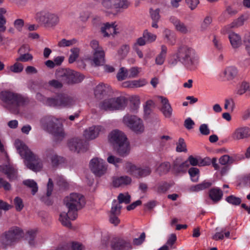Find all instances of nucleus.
I'll list each match as a JSON object with an SVG mask.
<instances>
[{
	"instance_id": "f257e3e1",
	"label": "nucleus",
	"mask_w": 250,
	"mask_h": 250,
	"mask_svg": "<svg viewBox=\"0 0 250 250\" xmlns=\"http://www.w3.org/2000/svg\"><path fill=\"white\" fill-rule=\"evenodd\" d=\"M85 203L84 196L78 193H72L65 197L64 203L68 208V212L60 214L59 220L62 224L67 228H71L70 220H74L77 218L78 211L84 207Z\"/></svg>"
},
{
	"instance_id": "f03ea898",
	"label": "nucleus",
	"mask_w": 250,
	"mask_h": 250,
	"mask_svg": "<svg viewBox=\"0 0 250 250\" xmlns=\"http://www.w3.org/2000/svg\"><path fill=\"white\" fill-rule=\"evenodd\" d=\"M177 57L187 70L194 71L197 69L199 56L194 48L187 45L181 46L177 50Z\"/></svg>"
},
{
	"instance_id": "7ed1b4c3",
	"label": "nucleus",
	"mask_w": 250,
	"mask_h": 250,
	"mask_svg": "<svg viewBox=\"0 0 250 250\" xmlns=\"http://www.w3.org/2000/svg\"><path fill=\"white\" fill-rule=\"evenodd\" d=\"M15 146L20 155L25 159V164L29 169L37 171L42 167L41 161L21 141L17 140Z\"/></svg>"
},
{
	"instance_id": "20e7f679",
	"label": "nucleus",
	"mask_w": 250,
	"mask_h": 250,
	"mask_svg": "<svg viewBox=\"0 0 250 250\" xmlns=\"http://www.w3.org/2000/svg\"><path fill=\"white\" fill-rule=\"evenodd\" d=\"M90 46L93 50L92 55L91 56H84L83 61L92 65H102L105 61V52L103 48L99 45V42L96 40L91 41L90 42Z\"/></svg>"
},
{
	"instance_id": "39448f33",
	"label": "nucleus",
	"mask_w": 250,
	"mask_h": 250,
	"mask_svg": "<svg viewBox=\"0 0 250 250\" xmlns=\"http://www.w3.org/2000/svg\"><path fill=\"white\" fill-rule=\"evenodd\" d=\"M123 123L136 134H142L145 130L143 121L137 116L126 114L123 118Z\"/></svg>"
},
{
	"instance_id": "423d86ee",
	"label": "nucleus",
	"mask_w": 250,
	"mask_h": 250,
	"mask_svg": "<svg viewBox=\"0 0 250 250\" xmlns=\"http://www.w3.org/2000/svg\"><path fill=\"white\" fill-rule=\"evenodd\" d=\"M129 5L127 0H102V10L107 15L114 14L115 11L126 9Z\"/></svg>"
},
{
	"instance_id": "0eeeda50",
	"label": "nucleus",
	"mask_w": 250,
	"mask_h": 250,
	"mask_svg": "<svg viewBox=\"0 0 250 250\" xmlns=\"http://www.w3.org/2000/svg\"><path fill=\"white\" fill-rule=\"evenodd\" d=\"M125 105V100L123 98H110L104 100L99 105L101 110L113 111L122 109Z\"/></svg>"
},
{
	"instance_id": "6e6552de",
	"label": "nucleus",
	"mask_w": 250,
	"mask_h": 250,
	"mask_svg": "<svg viewBox=\"0 0 250 250\" xmlns=\"http://www.w3.org/2000/svg\"><path fill=\"white\" fill-rule=\"evenodd\" d=\"M0 98L7 104L11 110L23 103V99L21 96L9 91L1 92L0 94Z\"/></svg>"
},
{
	"instance_id": "1a4fd4ad",
	"label": "nucleus",
	"mask_w": 250,
	"mask_h": 250,
	"mask_svg": "<svg viewBox=\"0 0 250 250\" xmlns=\"http://www.w3.org/2000/svg\"><path fill=\"white\" fill-rule=\"evenodd\" d=\"M23 235V231L19 228L15 227L5 232L1 236V241L3 245L10 246L22 237Z\"/></svg>"
},
{
	"instance_id": "9d476101",
	"label": "nucleus",
	"mask_w": 250,
	"mask_h": 250,
	"mask_svg": "<svg viewBox=\"0 0 250 250\" xmlns=\"http://www.w3.org/2000/svg\"><path fill=\"white\" fill-rule=\"evenodd\" d=\"M35 19L39 22L49 27L55 26L59 21V18L56 15L44 11L37 13Z\"/></svg>"
},
{
	"instance_id": "9b49d317",
	"label": "nucleus",
	"mask_w": 250,
	"mask_h": 250,
	"mask_svg": "<svg viewBox=\"0 0 250 250\" xmlns=\"http://www.w3.org/2000/svg\"><path fill=\"white\" fill-rule=\"evenodd\" d=\"M89 168L96 176L101 177L107 172V166L104 161L98 157L93 158L89 163Z\"/></svg>"
},
{
	"instance_id": "f8f14e48",
	"label": "nucleus",
	"mask_w": 250,
	"mask_h": 250,
	"mask_svg": "<svg viewBox=\"0 0 250 250\" xmlns=\"http://www.w3.org/2000/svg\"><path fill=\"white\" fill-rule=\"evenodd\" d=\"M58 120L52 116H47L41 120L42 127L45 130L54 134L62 133V125L59 126L57 122Z\"/></svg>"
},
{
	"instance_id": "ddd939ff",
	"label": "nucleus",
	"mask_w": 250,
	"mask_h": 250,
	"mask_svg": "<svg viewBox=\"0 0 250 250\" xmlns=\"http://www.w3.org/2000/svg\"><path fill=\"white\" fill-rule=\"evenodd\" d=\"M125 167L128 173L137 178L146 176L151 173L148 167H138L130 163H126Z\"/></svg>"
},
{
	"instance_id": "4468645a",
	"label": "nucleus",
	"mask_w": 250,
	"mask_h": 250,
	"mask_svg": "<svg viewBox=\"0 0 250 250\" xmlns=\"http://www.w3.org/2000/svg\"><path fill=\"white\" fill-rule=\"evenodd\" d=\"M127 140L125 134L119 130H114L108 135V140L110 143L117 145Z\"/></svg>"
},
{
	"instance_id": "2eb2a0df",
	"label": "nucleus",
	"mask_w": 250,
	"mask_h": 250,
	"mask_svg": "<svg viewBox=\"0 0 250 250\" xmlns=\"http://www.w3.org/2000/svg\"><path fill=\"white\" fill-rule=\"evenodd\" d=\"M235 93L238 96L245 95L250 96V82L248 80H244L239 82L235 88Z\"/></svg>"
},
{
	"instance_id": "dca6fc26",
	"label": "nucleus",
	"mask_w": 250,
	"mask_h": 250,
	"mask_svg": "<svg viewBox=\"0 0 250 250\" xmlns=\"http://www.w3.org/2000/svg\"><path fill=\"white\" fill-rule=\"evenodd\" d=\"M160 102V110L164 116L167 118H170L172 114V109L168 100L163 96H158L157 97Z\"/></svg>"
},
{
	"instance_id": "f3484780",
	"label": "nucleus",
	"mask_w": 250,
	"mask_h": 250,
	"mask_svg": "<svg viewBox=\"0 0 250 250\" xmlns=\"http://www.w3.org/2000/svg\"><path fill=\"white\" fill-rule=\"evenodd\" d=\"M118 30L115 22L104 23L101 29V33L104 37L114 36L118 33Z\"/></svg>"
},
{
	"instance_id": "a211bd4d",
	"label": "nucleus",
	"mask_w": 250,
	"mask_h": 250,
	"mask_svg": "<svg viewBox=\"0 0 250 250\" xmlns=\"http://www.w3.org/2000/svg\"><path fill=\"white\" fill-rule=\"evenodd\" d=\"M237 68L233 66L226 67L221 73L219 74L220 79H225L227 81H231L234 79L238 74Z\"/></svg>"
},
{
	"instance_id": "6ab92c4d",
	"label": "nucleus",
	"mask_w": 250,
	"mask_h": 250,
	"mask_svg": "<svg viewBox=\"0 0 250 250\" xmlns=\"http://www.w3.org/2000/svg\"><path fill=\"white\" fill-rule=\"evenodd\" d=\"M169 21L173 25L175 29L177 32L183 34H188L190 32L185 24L177 18L174 16H170Z\"/></svg>"
},
{
	"instance_id": "aec40b11",
	"label": "nucleus",
	"mask_w": 250,
	"mask_h": 250,
	"mask_svg": "<svg viewBox=\"0 0 250 250\" xmlns=\"http://www.w3.org/2000/svg\"><path fill=\"white\" fill-rule=\"evenodd\" d=\"M250 136V129L247 126H241L236 128L231 134L234 140H240L247 138Z\"/></svg>"
},
{
	"instance_id": "412c9836",
	"label": "nucleus",
	"mask_w": 250,
	"mask_h": 250,
	"mask_svg": "<svg viewBox=\"0 0 250 250\" xmlns=\"http://www.w3.org/2000/svg\"><path fill=\"white\" fill-rule=\"evenodd\" d=\"M111 247L114 250H131L132 248L129 240L122 238L114 242Z\"/></svg>"
},
{
	"instance_id": "4be33fe9",
	"label": "nucleus",
	"mask_w": 250,
	"mask_h": 250,
	"mask_svg": "<svg viewBox=\"0 0 250 250\" xmlns=\"http://www.w3.org/2000/svg\"><path fill=\"white\" fill-rule=\"evenodd\" d=\"M131 182V178L126 175L116 176L112 178V184L116 187L128 186Z\"/></svg>"
},
{
	"instance_id": "5701e85b",
	"label": "nucleus",
	"mask_w": 250,
	"mask_h": 250,
	"mask_svg": "<svg viewBox=\"0 0 250 250\" xmlns=\"http://www.w3.org/2000/svg\"><path fill=\"white\" fill-rule=\"evenodd\" d=\"M101 131V127L100 126H92L84 131L83 136L87 140H93L99 135Z\"/></svg>"
},
{
	"instance_id": "b1692460",
	"label": "nucleus",
	"mask_w": 250,
	"mask_h": 250,
	"mask_svg": "<svg viewBox=\"0 0 250 250\" xmlns=\"http://www.w3.org/2000/svg\"><path fill=\"white\" fill-rule=\"evenodd\" d=\"M231 46L233 49L238 48L242 44L241 36L235 32H231L228 36Z\"/></svg>"
},
{
	"instance_id": "393cba45",
	"label": "nucleus",
	"mask_w": 250,
	"mask_h": 250,
	"mask_svg": "<svg viewBox=\"0 0 250 250\" xmlns=\"http://www.w3.org/2000/svg\"><path fill=\"white\" fill-rule=\"evenodd\" d=\"M0 171L6 175L10 179L15 178L17 173V170L9 164L1 165Z\"/></svg>"
},
{
	"instance_id": "a878e982",
	"label": "nucleus",
	"mask_w": 250,
	"mask_h": 250,
	"mask_svg": "<svg viewBox=\"0 0 250 250\" xmlns=\"http://www.w3.org/2000/svg\"><path fill=\"white\" fill-rule=\"evenodd\" d=\"M110 91V88L107 85L101 84L96 87L94 94L97 98L101 99L107 95Z\"/></svg>"
},
{
	"instance_id": "bb28decb",
	"label": "nucleus",
	"mask_w": 250,
	"mask_h": 250,
	"mask_svg": "<svg viewBox=\"0 0 250 250\" xmlns=\"http://www.w3.org/2000/svg\"><path fill=\"white\" fill-rule=\"evenodd\" d=\"M163 36L166 42L170 45H174L176 43V37L175 33L168 28H165L163 30Z\"/></svg>"
},
{
	"instance_id": "cd10ccee",
	"label": "nucleus",
	"mask_w": 250,
	"mask_h": 250,
	"mask_svg": "<svg viewBox=\"0 0 250 250\" xmlns=\"http://www.w3.org/2000/svg\"><path fill=\"white\" fill-rule=\"evenodd\" d=\"M149 14L152 20L151 27L155 29H158L159 28L158 23L161 18L160 10L159 9H154L151 8L149 10Z\"/></svg>"
},
{
	"instance_id": "c85d7f7f",
	"label": "nucleus",
	"mask_w": 250,
	"mask_h": 250,
	"mask_svg": "<svg viewBox=\"0 0 250 250\" xmlns=\"http://www.w3.org/2000/svg\"><path fill=\"white\" fill-rule=\"evenodd\" d=\"M57 103L59 104L57 105V108H63L68 107L73 104V100L67 96L63 95H59L56 97Z\"/></svg>"
},
{
	"instance_id": "c756f323",
	"label": "nucleus",
	"mask_w": 250,
	"mask_h": 250,
	"mask_svg": "<svg viewBox=\"0 0 250 250\" xmlns=\"http://www.w3.org/2000/svg\"><path fill=\"white\" fill-rule=\"evenodd\" d=\"M68 146L70 150L79 152L82 148L83 142L79 138H73L69 141Z\"/></svg>"
},
{
	"instance_id": "7c9ffc66",
	"label": "nucleus",
	"mask_w": 250,
	"mask_h": 250,
	"mask_svg": "<svg viewBox=\"0 0 250 250\" xmlns=\"http://www.w3.org/2000/svg\"><path fill=\"white\" fill-rule=\"evenodd\" d=\"M118 153L121 156H124L128 154L130 147L128 140L116 145Z\"/></svg>"
},
{
	"instance_id": "2f4dec72",
	"label": "nucleus",
	"mask_w": 250,
	"mask_h": 250,
	"mask_svg": "<svg viewBox=\"0 0 250 250\" xmlns=\"http://www.w3.org/2000/svg\"><path fill=\"white\" fill-rule=\"evenodd\" d=\"M210 199L214 203H217L222 198L223 193L220 188H210L209 193Z\"/></svg>"
},
{
	"instance_id": "473e14b6",
	"label": "nucleus",
	"mask_w": 250,
	"mask_h": 250,
	"mask_svg": "<svg viewBox=\"0 0 250 250\" xmlns=\"http://www.w3.org/2000/svg\"><path fill=\"white\" fill-rule=\"evenodd\" d=\"M186 162H187V164L188 162L192 166L202 167L209 164V163L206 159H197L192 155L189 156Z\"/></svg>"
},
{
	"instance_id": "72a5a7b5",
	"label": "nucleus",
	"mask_w": 250,
	"mask_h": 250,
	"mask_svg": "<svg viewBox=\"0 0 250 250\" xmlns=\"http://www.w3.org/2000/svg\"><path fill=\"white\" fill-rule=\"evenodd\" d=\"M147 82L145 79H139L125 82L123 83V85L125 87H140L145 85Z\"/></svg>"
},
{
	"instance_id": "f704fd0d",
	"label": "nucleus",
	"mask_w": 250,
	"mask_h": 250,
	"mask_svg": "<svg viewBox=\"0 0 250 250\" xmlns=\"http://www.w3.org/2000/svg\"><path fill=\"white\" fill-rule=\"evenodd\" d=\"M130 50L129 46L127 44L122 45L117 50L116 54V58L118 60H123L125 59Z\"/></svg>"
},
{
	"instance_id": "c9c22d12",
	"label": "nucleus",
	"mask_w": 250,
	"mask_h": 250,
	"mask_svg": "<svg viewBox=\"0 0 250 250\" xmlns=\"http://www.w3.org/2000/svg\"><path fill=\"white\" fill-rule=\"evenodd\" d=\"M161 49L160 53L155 58L156 64L160 65H162L164 63L167 50V46L165 45L161 46Z\"/></svg>"
},
{
	"instance_id": "e433bc0d",
	"label": "nucleus",
	"mask_w": 250,
	"mask_h": 250,
	"mask_svg": "<svg viewBox=\"0 0 250 250\" xmlns=\"http://www.w3.org/2000/svg\"><path fill=\"white\" fill-rule=\"evenodd\" d=\"M78 74H73L71 71H65L63 73V80L68 83H78L81 81V80L83 79V77H82L81 79L78 81L77 80H75L74 78L75 76H78Z\"/></svg>"
},
{
	"instance_id": "4c0bfd02",
	"label": "nucleus",
	"mask_w": 250,
	"mask_h": 250,
	"mask_svg": "<svg viewBox=\"0 0 250 250\" xmlns=\"http://www.w3.org/2000/svg\"><path fill=\"white\" fill-rule=\"evenodd\" d=\"M188 167V165L187 164V162H185L180 165L175 164L173 165L172 170L173 173L176 174L184 173L186 172Z\"/></svg>"
},
{
	"instance_id": "58836bf2",
	"label": "nucleus",
	"mask_w": 250,
	"mask_h": 250,
	"mask_svg": "<svg viewBox=\"0 0 250 250\" xmlns=\"http://www.w3.org/2000/svg\"><path fill=\"white\" fill-rule=\"evenodd\" d=\"M7 10L3 7L0 8V32H4L6 29L5 26L6 19L4 15L6 14Z\"/></svg>"
},
{
	"instance_id": "ea45409f",
	"label": "nucleus",
	"mask_w": 250,
	"mask_h": 250,
	"mask_svg": "<svg viewBox=\"0 0 250 250\" xmlns=\"http://www.w3.org/2000/svg\"><path fill=\"white\" fill-rule=\"evenodd\" d=\"M171 168L169 162H165L160 164L157 167L156 171L159 174H165L167 173Z\"/></svg>"
},
{
	"instance_id": "a19ab883",
	"label": "nucleus",
	"mask_w": 250,
	"mask_h": 250,
	"mask_svg": "<svg viewBox=\"0 0 250 250\" xmlns=\"http://www.w3.org/2000/svg\"><path fill=\"white\" fill-rule=\"evenodd\" d=\"M188 173L190 176L191 180L193 182L198 181L200 177V170L196 167H191L189 168Z\"/></svg>"
},
{
	"instance_id": "79ce46f5",
	"label": "nucleus",
	"mask_w": 250,
	"mask_h": 250,
	"mask_svg": "<svg viewBox=\"0 0 250 250\" xmlns=\"http://www.w3.org/2000/svg\"><path fill=\"white\" fill-rule=\"evenodd\" d=\"M247 18L242 15L239 18L234 21L230 24L229 25V28H237L242 26L247 21Z\"/></svg>"
},
{
	"instance_id": "37998d69",
	"label": "nucleus",
	"mask_w": 250,
	"mask_h": 250,
	"mask_svg": "<svg viewBox=\"0 0 250 250\" xmlns=\"http://www.w3.org/2000/svg\"><path fill=\"white\" fill-rule=\"evenodd\" d=\"M122 208L120 203H118L116 200H114L112 203L110 214L120 215Z\"/></svg>"
},
{
	"instance_id": "c03bdc74",
	"label": "nucleus",
	"mask_w": 250,
	"mask_h": 250,
	"mask_svg": "<svg viewBox=\"0 0 250 250\" xmlns=\"http://www.w3.org/2000/svg\"><path fill=\"white\" fill-rule=\"evenodd\" d=\"M224 108L229 112H233L235 108V103L232 98L226 99L225 100Z\"/></svg>"
},
{
	"instance_id": "a18cd8bd",
	"label": "nucleus",
	"mask_w": 250,
	"mask_h": 250,
	"mask_svg": "<svg viewBox=\"0 0 250 250\" xmlns=\"http://www.w3.org/2000/svg\"><path fill=\"white\" fill-rule=\"evenodd\" d=\"M10 72L14 73H19L22 71L23 69V65L21 63L17 62L14 64L8 67Z\"/></svg>"
},
{
	"instance_id": "49530a36",
	"label": "nucleus",
	"mask_w": 250,
	"mask_h": 250,
	"mask_svg": "<svg viewBox=\"0 0 250 250\" xmlns=\"http://www.w3.org/2000/svg\"><path fill=\"white\" fill-rule=\"evenodd\" d=\"M117 78L119 81H123L126 79L129 78L127 69L124 67L120 68L117 74Z\"/></svg>"
},
{
	"instance_id": "de8ad7c7",
	"label": "nucleus",
	"mask_w": 250,
	"mask_h": 250,
	"mask_svg": "<svg viewBox=\"0 0 250 250\" xmlns=\"http://www.w3.org/2000/svg\"><path fill=\"white\" fill-rule=\"evenodd\" d=\"M55 183L56 186L60 187L66 188L71 186L69 182L62 176H57L55 178Z\"/></svg>"
},
{
	"instance_id": "09e8293b",
	"label": "nucleus",
	"mask_w": 250,
	"mask_h": 250,
	"mask_svg": "<svg viewBox=\"0 0 250 250\" xmlns=\"http://www.w3.org/2000/svg\"><path fill=\"white\" fill-rule=\"evenodd\" d=\"M68 246V250H70V248L72 250H84V246L81 243L77 242H72L70 243H67L66 244L61 246V247Z\"/></svg>"
},
{
	"instance_id": "8fccbe9b",
	"label": "nucleus",
	"mask_w": 250,
	"mask_h": 250,
	"mask_svg": "<svg viewBox=\"0 0 250 250\" xmlns=\"http://www.w3.org/2000/svg\"><path fill=\"white\" fill-rule=\"evenodd\" d=\"M143 37L148 42H154L157 39L156 35L149 32L147 30H145L144 31Z\"/></svg>"
},
{
	"instance_id": "3c124183",
	"label": "nucleus",
	"mask_w": 250,
	"mask_h": 250,
	"mask_svg": "<svg viewBox=\"0 0 250 250\" xmlns=\"http://www.w3.org/2000/svg\"><path fill=\"white\" fill-rule=\"evenodd\" d=\"M234 161V158L228 155H224L221 157L219 160V163L222 165L231 164Z\"/></svg>"
},
{
	"instance_id": "603ef678",
	"label": "nucleus",
	"mask_w": 250,
	"mask_h": 250,
	"mask_svg": "<svg viewBox=\"0 0 250 250\" xmlns=\"http://www.w3.org/2000/svg\"><path fill=\"white\" fill-rule=\"evenodd\" d=\"M70 51L71 53L69 56V62L70 63H72L78 58L80 52V49L77 47L73 48L71 49Z\"/></svg>"
},
{
	"instance_id": "864d4df0",
	"label": "nucleus",
	"mask_w": 250,
	"mask_h": 250,
	"mask_svg": "<svg viewBox=\"0 0 250 250\" xmlns=\"http://www.w3.org/2000/svg\"><path fill=\"white\" fill-rule=\"evenodd\" d=\"M14 204L17 211H21L24 208V204L21 198L16 197L14 198Z\"/></svg>"
},
{
	"instance_id": "5fc2aeb1",
	"label": "nucleus",
	"mask_w": 250,
	"mask_h": 250,
	"mask_svg": "<svg viewBox=\"0 0 250 250\" xmlns=\"http://www.w3.org/2000/svg\"><path fill=\"white\" fill-rule=\"evenodd\" d=\"M77 40L75 39L67 40L65 39H63L58 42V45L60 47H64L71 46L75 44Z\"/></svg>"
},
{
	"instance_id": "6e6d98bb",
	"label": "nucleus",
	"mask_w": 250,
	"mask_h": 250,
	"mask_svg": "<svg viewBox=\"0 0 250 250\" xmlns=\"http://www.w3.org/2000/svg\"><path fill=\"white\" fill-rule=\"evenodd\" d=\"M36 235V230H31L27 232L26 237L28 240L29 244L31 246H33L35 244L34 239Z\"/></svg>"
},
{
	"instance_id": "4d7b16f0",
	"label": "nucleus",
	"mask_w": 250,
	"mask_h": 250,
	"mask_svg": "<svg viewBox=\"0 0 250 250\" xmlns=\"http://www.w3.org/2000/svg\"><path fill=\"white\" fill-rule=\"evenodd\" d=\"M130 196L128 194L125 195L123 193H120L118 196V203L121 204L124 203L126 204H129L130 202Z\"/></svg>"
},
{
	"instance_id": "13d9d810",
	"label": "nucleus",
	"mask_w": 250,
	"mask_h": 250,
	"mask_svg": "<svg viewBox=\"0 0 250 250\" xmlns=\"http://www.w3.org/2000/svg\"><path fill=\"white\" fill-rule=\"evenodd\" d=\"M176 151L177 152L187 151L186 143L182 138H180L176 144Z\"/></svg>"
},
{
	"instance_id": "bf43d9fd",
	"label": "nucleus",
	"mask_w": 250,
	"mask_h": 250,
	"mask_svg": "<svg viewBox=\"0 0 250 250\" xmlns=\"http://www.w3.org/2000/svg\"><path fill=\"white\" fill-rule=\"evenodd\" d=\"M141 69V68L138 67H131L129 70H128L129 78H132L137 77L138 76Z\"/></svg>"
},
{
	"instance_id": "052dcab7",
	"label": "nucleus",
	"mask_w": 250,
	"mask_h": 250,
	"mask_svg": "<svg viewBox=\"0 0 250 250\" xmlns=\"http://www.w3.org/2000/svg\"><path fill=\"white\" fill-rule=\"evenodd\" d=\"M44 102L46 105L55 108H57V105H59L58 103H57L56 97L45 99Z\"/></svg>"
},
{
	"instance_id": "680f3d73",
	"label": "nucleus",
	"mask_w": 250,
	"mask_h": 250,
	"mask_svg": "<svg viewBox=\"0 0 250 250\" xmlns=\"http://www.w3.org/2000/svg\"><path fill=\"white\" fill-rule=\"evenodd\" d=\"M47 159L48 161H50L51 164L53 166L57 165L58 163V157L54 153H48L47 155Z\"/></svg>"
},
{
	"instance_id": "e2e57ef3",
	"label": "nucleus",
	"mask_w": 250,
	"mask_h": 250,
	"mask_svg": "<svg viewBox=\"0 0 250 250\" xmlns=\"http://www.w3.org/2000/svg\"><path fill=\"white\" fill-rule=\"evenodd\" d=\"M33 59V56L31 54L26 53L20 55L19 57L16 59L17 62H26L31 61Z\"/></svg>"
},
{
	"instance_id": "0e129e2a",
	"label": "nucleus",
	"mask_w": 250,
	"mask_h": 250,
	"mask_svg": "<svg viewBox=\"0 0 250 250\" xmlns=\"http://www.w3.org/2000/svg\"><path fill=\"white\" fill-rule=\"evenodd\" d=\"M211 22L212 19L210 17H206L201 24V30L202 31H204L207 29V28L209 26V25L211 24Z\"/></svg>"
},
{
	"instance_id": "69168bd1",
	"label": "nucleus",
	"mask_w": 250,
	"mask_h": 250,
	"mask_svg": "<svg viewBox=\"0 0 250 250\" xmlns=\"http://www.w3.org/2000/svg\"><path fill=\"white\" fill-rule=\"evenodd\" d=\"M145 238V233L142 232L139 238H136L133 239V244L137 246L141 245L144 242Z\"/></svg>"
},
{
	"instance_id": "338daca9",
	"label": "nucleus",
	"mask_w": 250,
	"mask_h": 250,
	"mask_svg": "<svg viewBox=\"0 0 250 250\" xmlns=\"http://www.w3.org/2000/svg\"><path fill=\"white\" fill-rule=\"evenodd\" d=\"M187 4L191 10H194L199 3V0H185Z\"/></svg>"
},
{
	"instance_id": "774afa93",
	"label": "nucleus",
	"mask_w": 250,
	"mask_h": 250,
	"mask_svg": "<svg viewBox=\"0 0 250 250\" xmlns=\"http://www.w3.org/2000/svg\"><path fill=\"white\" fill-rule=\"evenodd\" d=\"M199 131L203 135H208L210 133V130L208 125L202 124L199 127Z\"/></svg>"
}]
</instances>
